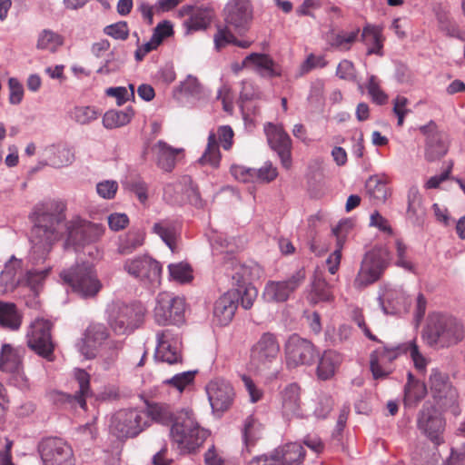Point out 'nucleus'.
Here are the masks:
<instances>
[{
  "instance_id": "16",
  "label": "nucleus",
  "mask_w": 465,
  "mask_h": 465,
  "mask_svg": "<svg viewBox=\"0 0 465 465\" xmlns=\"http://www.w3.org/2000/svg\"><path fill=\"white\" fill-rule=\"evenodd\" d=\"M252 14L250 0H230L223 9L225 25L240 36L249 31L253 17Z\"/></svg>"
},
{
  "instance_id": "52",
  "label": "nucleus",
  "mask_w": 465,
  "mask_h": 465,
  "mask_svg": "<svg viewBox=\"0 0 465 465\" xmlns=\"http://www.w3.org/2000/svg\"><path fill=\"white\" fill-rule=\"evenodd\" d=\"M359 33V28L350 33L340 32L331 38V45L342 51H348L351 49V45L357 40Z\"/></svg>"
},
{
  "instance_id": "22",
  "label": "nucleus",
  "mask_w": 465,
  "mask_h": 465,
  "mask_svg": "<svg viewBox=\"0 0 465 465\" xmlns=\"http://www.w3.org/2000/svg\"><path fill=\"white\" fill-rule=\"evenodd\" d=\"M419 131L425 136L424 157L428 162H434L443 157L448 152L444 134L439 131L436 123L430 120L427 124L420 125Z\"/></svg>"
},
{
  "instance_id": "11",
  "label": "nucleus",
  "mask_w": 465,
  "mask_h": 465,
  "mask_svg": "<svg viewBox=\"0 0 465 465\" xmlns=\"http://www.w3.org/2000/svg\"><path fill=\"white\" fill-rule=\"evenodd\" d=\"M185 301L179 296H173L170 292H160L156 297V305L153 314L155 322L159 325H177L183 322Z\"/></svg>"
},
{
  "instance_id": "21",
  "label": "nucleus",
  "mask_w": 465,
  "mask_h": 465,
  "mask_svg": "<svg viewBox=\"0 0 465 465\" xmlns=\"http://www.w3.org/2000/svg\"><path fill=\"white\" fill-rule=\"evenodd\" d=\"M304 280L305 272L301 269L286 280L269 282L264 288L263 295L268 302H283L302 285Z\"/></svg>"
},
{
  "instance_id": "28",
  "label": "nucleus",
  "mask_w": 465,
  "mask_h": 465,
  "mask_svg": "<svg viewBox=\"0 0 465 465\" xmlns=\"http://www.w3.org/2000/svg\"><path fill=\"white\" fill-rule=\"evenodd\" d=\"M239 300V292L229 290L215 301L213 318L219 325L225 326L232 322L238 307Z\"/></svg>"
},
{
  "instance_id": "61",
  "label": "nucleus",
  "mask_w": 465,
  "mask_h": 465,
  "mask_svg": "<svg viewBox=\"0 0 465 465\" xmlns=\"http://www.w3.org/2000/svg\"><path fill=\"white\" fill-rule=\"evenodd\" d=\"M196 371H183L175 374L171 379L166 380V383L173 386L179 391H183L184 388L193 383Z\"/></svg>"
},
{
  "instance_id": "19",
  "label": "nucleus",
  "mask_w": 465,
  "mask_h": 465,
  "mask_svg": "<svg viewBox=\"0 0 465 465\" xmlns=\"http://www.w3.org/2000/svg\"><path fill=\"white\" fill-rule=\"evenodd\" d=\"M67 231L66 243L78 248L97 242L104 232V226L84 220H75L67 227Z\"/></svg>"
},
{
  "instance_id": "43",
  "label": "nucleus",
  "mask_w": 465,
  "mask_h": 465,
  "mask_svg": "<svg viewBox=\"0 0 465 465\" xmlns=\"http://www.w3.org/2000/svg\"><path fill=\"white\" fill-rule=\"evenodd\" d=\"M134 115L131 107L125 110H110L103 117V125L106 129H114L127 124Z\"/></svg>"
},
{
  "instance_id": "29",
  "label": "nucleus",
  "mask_w": 465,
  "mask_h": 465,
  "mask_svg": "<svg viewBox=\"0 0 465 465\" xmlns=\"http://www.w3.org/2000/svg\"><path fill=\"white\" fill-rule=\"evenodd\" d=\"M351 228L352 223L350 220L341 221L332 228V233L336 237V248L326 260L328 271L331 274H335L339 270L341 260V250Z\"/></svg>"
},
{
  "instance_id": "12",
  "label": "nucleus",
  "mask_w": 465,
  "mask_h": 465,
  "mask_svg": "<svg viewBox=\"0 0 465 465\" xmlns=\"http://www.w3.org/2000/svg\"><path fill=\"white\" fill-rule=\"evenodd\" d=\"M286 363L289 367L312 365L319 358V351L308 339L293 333L289 336L284 344Z\"/></svg>"
},
{
  "instance_id": "1",
  "label": "nucleus",
  "mask_w": 465,
  "mask_h": 465,
  "mask_svg": "<svg viewBox=\"0 0 465 465\" xmlns=\"http://www.w3.org/2000/svg\"><path fill=\"white\" fill-rule=\"evenodd\" d=\"M65 205L63 202L48 200L36 204L32 213L34 226L30 241L35 252L47 253L65 227Z\"/></svg>"
},
{
  "instance_id": "48",
  "label": "nucleus",
  "mask_w": 465,
  "mask_h": 465,
  "mask_svg": "<svg viewBox=\"0 0 465 465\" xmlns=\"http://www.w3.org/2000/svg\"><path fill=\"white\" fill-rule=\"evenodd\" d=\"M249 63L253 64L258 69L266 72L269 76H275L276 73L273 70L272 59L265 54L252 53L247 55L242 61V66H246Z\"/></svg>"
},
{
  "instance_id": "34",
  "label": "nucleus",
  "mask_w": 465,
  "mask_h": 465,
  "mask_svg": "<svg viewBox=\"0 0 465 465\" xmlns=\"http://www.w3.org/2000/svg\"><path fill=\"white\" fill-rule=\"evenodd\" d=\"M45 162L44 165L62 168L70 165L74 161V152L64 145H50L45 149Z\"/></svg>"
},
{
  "instance_id": "13",
  "label": "nucleus",
  "mask_w": 465,
  "mask_h": 465,
  "mask_svg": "<svg viewBox=\"0 0 465 465\" xmlns=\"http://www.w3.org/2000/svg\"><path fill=\"white\" fill-rule=\"evenodd\" d=\"M306 451L297 441L278 446L269 454L253 458L251 465H302Z\"/></svg>"
},
{
  "instance_id": "17",
  "label": "nucleus",
  "mask_w": 465,
  "mask_h": 465,
  "mask_svg": "<svg viewBox=\"0 0 465 465\" xmlns=\"http://www.w3.org/2000/svg\"><path fill=\"white\" fill-rule=\"evenodd\" d=\"M44 465H75L72 447L63 439L50 437L39 444Z\"/></svg>"
},
{
  "instance_id": "33",
  "label": "nucleus",
  "mask_w": 465,
  "mask_h": 465,
  "mask_svg": "<svg viewBox=\"0 0 465 465\" xmlns=\"http://www.w3.org/2000/svg\"><path fill=\"white\" fill-rule=\"evenodd\" d=\"M380 304L385 314H397L401 311L407 312L410 302L401 290H389L383 298H379Z\"/></svg>"
},
{
  "instance_id": "60",
  "label": "nucleus",
  "mask_w": 465,
  "mask_h": 465,
  "mask_svg": "<svg viewBox=\"0 0 465 465\" xmlns=\"http://www.w3.org/2000/svg\"><path fill=\"white\" fill-rule=\"evenodd\" d=\"M98 116L97 111L91 106L75 107L73 112L74 119L80 124H88Z\"/></svg>"
},
{
  "instance_id": "26",
  "label": "nucleus",
  "mask_w": 465,
  "mask_h": 465,
  "mask_svg": "<svg viewBox=\"0 0 465 465\" xmlns=\"http://www.w3.org/2000/svg\"><path fill=\"white\" fill-rule=\"evenodd\" d=\"M180 16H187L183 25L187 33L205 30L213 21L214 12L208 6L183 5L179 10Z\"/></svg>"
},
{
  "instance_id": "53",
  "label": "nucleus",
  "mask_w": 465,
  "mask_h": 465,
  "mask_svg": "<svg viewBox=\"0 0 465 465\" xmlns=\"http://www.w3.org/2000/svg\"><path fill=\"white\" fill-rule=\"evenodd\" d=\"M312 299L315 302H331L333 300L331 286L324 279L318 278L314 281L312 284Z\"/></svg>"
},
{
  "instance_id": "7",
  "label": "nucleus",
  "mask_w": 465,
  "mask_h": 465,
  "mask_svg": "<svg viewBox=\"0 0 465 465\" xmlns=\"http://www.w3.org/2000/svg\"><path fill=\"white\" fill-rule=\"evenodd\" d=\"M148 426V415L138 409H125L115 412L110 422V431L118 439L136 437Z\"/></svg>"
},
{
  "instance_id": "55",
  "label": "nucleus",
  "mask_w": 465,
  "mask_h": 465,
  "mask_svg": "<svg viewBox=\"0 0 465 465\" xmlns=\"http://www.w3.org/2000/svg\"><path fill=\"white\" fill-rule=\"evenodd\" d=\"M232 28L227 26L218 25L217 32L213 36L215 48L219 51L225 47L227 45L233 43L235 35L232 32Z\"/></svg>"
},
{
  "instance_id": "20",
  "label": "nucleus",
  "mask_w": 465,
  "mask_h": 465,
  "mask_svg": "<svg viewBox=\"0 0 465 465\" xmlns=\"http://www.w3.org/2000/svg\"><path fill=\"white\" fill-rule=\"evenodd\" d=\"M223 269L228 279H231L233 287H242L252 284V282L261 277L262 268L254 262L242 263L235 258L226 261Z\"/></svg>"
},
{
  "instance_id": "32",
  "label": "nucleus",
  "mask_w": 465,
  "mask_h": 465,
  "mask_svg": "<svg viewBox=\"0 0 465 465\" xmlns=\"http://www.w3.org/2000/svg\"><path fill=\"white\" fill-rule=\"evenodd\" d=\"M152 151L156 157V165L163 172L171 173L175 167L177 155L183 150L173 148L164 141L159 140L153 144Z\"/></svg>"
},
{
  "instance_id": "64",
  "label": "nucleus",
  "mask_w": 465,
  "mask_h": 465,
  "mask_svg": "<svg viewBox=\"0 0 465 465\" xmlns=\"http://www.w3.org/2000/svg\"><path fill=\"white\" fill-rule=\"evenodd\" d=\"M368 93L372 101L377 104H384L387 102V94L380 88L375 75H371L367 84Z\"/></svg>"
},
{
  "instance_id": "63",
  "label": "nucleus",
  "mask_w": 465,
  "mask_h": 465,
  "mask_svg": "<svg viewBox=\"0 0 465 465\" xmlns=\"http://www.w3.org/2000/svg\"><path fill=\"white\" fill-rule=\"evenodd\" d=\"M84 335L87 340L89 339L92 342L100 345L102 341L106 340L108 337V332L104 325L98 323L90 325L84 331Z\"/></svg>"
},
{
  "instance_id": "10",
  "label": "nucleus",
  "mask_w": 465,
  "mask_h": 465,
  "mask_svg": "<svg viewBox=\"0 0 465 465\" xmlns=\"http://www.w3.org/2000/svg\"><path fill=\"white\" fill-rule=\"evenodd\" d=\"M280 352L277 336L270 331L263 332L252 346L250 365L256 371H263L270 368Z\"/></svg>"
},
{
  "instance_id": "51",
  "label": "nucleus",
  "mask_w": 465,
  "mask_h": 465,
  "mask_svg": "<svg viewBox=\"0 0 465 465\" xmlns=\"http://www.w3.org/2000/svg\"><path fill=\"white\" fill-rule=\"evenodd\" d=\"M439 27L446 35L465 41V32L460 30L458 24L448 15L439 16Z\"/></svg>"
},
{
  "instance_id": "4",
  "label": "nucleus",
  "mask_w": 465,
  "mask_h": 465,
  "mask_svg": "<svg viewBox=\"0 0 465 465\" xmlns=\"http://www.w3.org/2000/svg\"><path fill=\"white\" fill-rule=\"evenodd\" d=\"M418 430L433 443L431 454H425L423 463L430 465L437 462V447L444 442L446 421L440 411L430 401L423 403L416 418Z\"/></svg>"
},
{
  "instance_id": "59",
  "label": "nucleus",
  "mask_w": 465,
  "mask_h": 465,
  "mask_svg": "<svg viewBox=\"0 0 465 465\" xmlns=\"http://www.w3.org/2000/svg\"><path fill=\"white\" fill-rule=\"evenodd\" d=\"M277 174L276 168L272 163H266L259 169L253 168V183H270L277 177Z\"/></svg>"
},
{
  "instance_id": "46",
  "label": "nucleus",
  "mask_w": 465,
  "mask_h": 465,
  "mask_svg": "<svg viewBox=\"0 0 465 465\" xmlns=\"http://www.w3.org/2000/svg\"><path fill=\"white\" fill-rule=\"evenodd\" d=\"M200 163H209L211 166L216 168L220 163V151L218 141L215 134L210 133L208 136V143L204 153L199 159Z\"/></svg>"
},
{
  "instance_id": "30",
  "label": "nucleus",
  "mask_w": 465,
  "mask_h": 465,
  "mask_svg": "<svg viewBox=\"0 0 465 465\" xmlns=\"http://www.w3.org/2000/svg\"><path fill=\"white\" fill-rule=\"evenodd\" d=\"M300 394L301 389L296 383L287 385L282 391V409L285 417H305L301 407Z\"/></svg>"
},
{
  "instance_id": "40",
  "label": "nucleus",
  "mask_w": 465,
  "mask_h": 465,
  "mask_svg": "<svg viewBox=\"0 0 465 465\" xmlns=\"http://www.w3.org/2000/svg\"><path fill=\"white\" fill-rule=\"evenodd\" d=\"M190 183V176H183L175 183H167L163 188V200L172 205L183 204L185 202L184 187Z\"/></svg>"
},
{
  "instance_id": "42",
  "label": "nucleus",
  "mask_w": 465,
  "mask_h": 465,
  "mask_svg": "<svg viewBox=\"0 0 465 465\" xmlns=\"http://www.w3.org/2000/svg\"><path fill=\"white\" fill-rule=\"evenodd\" d=\"M366 192L374 204L383 203L389 196L387 183L379 176H371L366 181Z\"/></svg>"
},
{
  "instance_id": "5",
  "label": "nucleus",
  "mask_w": 465,
  "mask_h": 465,
  "mask_svg": "<svg viewBox=\"0 0 465 465\" xmlns=\"http://www.w3.org/2000/svg\"><path fill=\"white\" fill-rule=\"evenodd\" d=\"M64 283L83 298L94 297L102 288L94 266L89 262L77 263L60 273Z\"/></svg>"
},
{
  "instance_id": "23",
  "label": "nucleus",
  "mask_w": 465,
  "mask_h": 465,
  "mask_svg": "<svg viewBox=\"0 0 465 465\" xmlns=\"http://www.w3.org/2000/svg\"><path fill=\"white\" fill-rule=\"evenodd\" d=\"M206 392L212 409L215 412L228 411L233 403L235 392L231 383L223 379L211 381L206 386Z\"/></svg>"
},
{
  "instance_id": "31",
  "label": "nucleus",
  "mask_w": 465,
  "mask_h": 465,
  "mask_svg": "<svg viewBox=\"0 0 465 465\" xmlns=\"http://www.w3.org/2000/svg\"><path fill=\"white\" fill-rule=\"evenodd\" d=\"M23 262L15 256L5 262L4 270L0 273V292L5 293L14 291L22 285V278L17 273L22 270Z\"/></svg>"
},
{
  "instance_id": "8",
  "label": "nucleus",
  "mask_w": 465,
  "mask_h": 465,
  "mask_svg": "<svg viewBox=\"0 0 465 465\" xmlns=\"http://www.w3.org/2000/svg\"><path fill=\"white\" fill-rule=\"evenodd\" d=\"M52 326L48 320L36 319L30 324L26 334L27 346L48 361L54 360L55 345L51 335Z\"/></svg>"
},
{
  "instance_id": "25",
  "label": "nucleus",
  "mask_w": 465,
  "mask_h": 465,
  "mask_svg": "<svg viewBox=\"0 0 465 465\" xmlns=\"http://www.w3.org/2000/svg\"><path fill=\"white\" fill-rule=\"evenodd\" d=\"M265 133L271 148L278 153L282 166L289 169L292 164V141L289 134L281 126L272 124L265 126Z\"/></svg>"
},
{
  "instance_id": "15",
  "label": "nucleus",
  "mask_w": 465,
  "mask_h": 465,
  "mask_svg": "<svg viewBox=\"0 0 465 465\" xmlns=\"http://www.w3.org/2000/svg\"><path fill=\"white\" fill-rule=\"evenodd\" d=\"M429 386L433 399L443 409H451L458 413V392L451 385L447 373L432 369L429 377Z\"/></svg>"
},
{
  "instance_id": "57",
  "label": "nucleus",
  "mask_w": 465,
  "mask_h": 465,
  "mask_svg": "<svg viewBox=\"0 0 465 465\" xmlns=\"http://www.w3.org/2000/svg\"><path fill=\"white\" fill-rule=\"evenodd\" d=\"M170 276L180 282H187L192 280V270L188 264L176 263L168 266Z\"/></svg>"
},
{
  "instance_id": "56",
  "label": "nucleus",
  "mask_w": 465,
  "mask_h": 465,
  "mask_svg": "<svg viewBox=\"0 0 465 465\" xmlns=\"http://www.w3.org/2000/svg\"><path fill=\"white\" fill-rule=\"evenodd\" d=\"M230 291L238 292L242 306L248 310L250 309L257 296V289L252 284H248L242 287L232 288Z\"/></svg>"
},
{
  "instance_id": "27",
  "label": "nucleus",
  "mask_w": 465,
  "mask_h": 465,
  "mask_svg": "<svg viewBox=\"0 0 465 465\" xmlns=\"http://www.w3.org/2000/svg\"><path fill=\"white\" fill-rule=\"evenodd\" d=\"M74 377L78 383V391L74 394L55 392L54 400L61 403H68L72 407L79 406L82 409L86 407V398L91 395L90 375L84 370L77 369Z\"/></svg>"
},
{
  "instance_id": "50",
  "label": "nucleus",
  "mask_w": 465,
  "mask_h": 465,
  "mask_svg": "<svg viewBox=\"0 0 465 465\" xmlns=\"http://www.w3.org/2000/svg\"><path fill=\"white\" fill-rule=\"evenodd\" d=\"M177 89L181 94L193 98H201L203 93V85L195 76L191 74L187 75L186 79L181 82Z\"/></svg>"
},
{
  "instance_id": "49",
  "label": "nucleus",
  "mask_w": 465,
  "mask_h": 465,
  "mask_svg": "<svg viewBox=\"0 0 465 465\" xmlns=\"http://www.w3.org/2000/svg\"><path fill=\"white\" fill-rule=\"evenodd\" d=\"M48 270H29L22 277V285L28 286L35 295H37Z\"/></svg>"
},
{
  "instance_id": "14",
  "label": "nucleus",
  "mask_w": 465,
  "mask_h": 465,
  "mask_svg": "<svg viewBox=\"0 0 465 465\" xmlns=\"http://www.w3.org/2000/svg\"><path fill=\"white\" fill-rule=\"evenodd\" d=\"M124 271L143 284L156 287L160 284L162 265L148 255L127 259L124 264Z\"/></svg>"
},
{
  "instance_id": "35",
  "label": "nucleus",
  "mask_w": 465,
  "mask_h": 465,
  "mask_svg": "<svg viewBox=\"0 0 465 465\" xmlns=\"http://www.w3.org/2000/svg\"><path fill=\"white\" fill-rule=\"evenodd\" d=\"M342 361L341 355L333 350H326L319 358L317 376L322 381L331 379Z\"/></svg>"
},
{
  "instance_id": "45",
  "label": "nucleus",
  "mask_w": 465,
  "mask_h": 465,
  "mask_svg": "<svg viewBox=\"0 0 465 465\" xmlns=\"http://www.w3.org/2000/svg\"><path fill=\"white\" fill-rule=\"evenodd\" d=\"M145 413L148 415V419L163 425L173 424L175 416V414L172 412L170 406L160 403L148 405ZM149 420H148V421Z\"/></svg>"
},
{
  "instance_id": "18",
  "label": "nucleus",
  "mask_w": 465,
  "mask_h": 465,
  "mask_svg": "<svg viewBox=\"0 0 465 465\" xmlns=\"http://www.w3.org/2000/svg\"><path fill=\"white\" fill-rule=\"evenodd\" d=\"M25 349L3 344L0 352V371L11 374V383L18 388L27 386V378L23 370Z\"/></svg>"
},
{
  "instance_id": "36",
  "label": "nucleus",
  "mask_w": 465,
  "mask_h": 465,
  "mask_svg": "<svg viewBox=\"0 0 465 465\" xmlns=\"http://www.w3.org/2000/svg\"><path fill=\"white\" fill-rule=\"evenodd\" d=\"M407 219L415 226H422L425 222L426 209L422 198L416 189L408 193Z\"/></svg>"
},
{
  "instance_id": "39",
  "label": "nucleus",
  "mask_w": 465,
  "mask_h": 465,
  "mask_svg": "<svg viewBox=\"0 0 465 465\" xmlns=\"http://www.w3.org/2000/svg\"><path fill=\"white\" fill-rule=\"evenodd\" d=\"M361 41L367 46V54L383 55L382 35L381 31L374 25H367L361 33Z\"/></svg>"
},
{
  "instance_id": "44",
  "label": "nucleus",
  "mask_w": 465,
  "mask_h": 465,
  "mask_svg": "<svg viewBox=\"0 0 465 465\" xmlns=\"http://www.w3.org/2000/svg\"><path fill=\"white\" fill-rule=\"evenodd\" d=\"M144 241V233L141 230H131L124 237L120 239L118 252L123 255L130 254L138 247L142 246Z\"/></svg>"
},
{
  "instance_id": "37",
  "label": "nucleus",
  "mask_w": 465,
  "mask_h": 465,
  "mask_svg": "<svg viewBox=\"0 0 465 465\" xmlns=\"http://www.w3.org/2000/svg\"><path fill=\"white\" fill-rule=\"evenodd\" d=\"M180 229L177 221L172 219H163L155 223L153 226V232L157 234L163 242L173 251L175 248V240Z\"/></svg>"
},
{
  "instance_id": "47",
  "label": "nucleus",
  "mask_w": 465,
  "mask_h": 465,
  "mask_svg": "<svg viewBox=\"0 0 465 465\" xmlns=\"http://www.w3.org/2000/svg\"><path fill=\"white\" fill-rule=\"evenodd\" d=\"M122 348L123 344L119 341H109L106 342L104 351L101 356V366L104 371H109L114 367L119 351Z\"/></svg>"
},
{
  "instance_id": "41",
  "label": "nucleus",
  "mask_w": 465,
  "mask_h": 465,
  "mask_svg": "<svg viewBox=\"0 0 465 465\" xmlns=\"http://www.w3.org/2000/svg\"><path fill=\"white\" fill-rule=\"evenodd\" d=\"M22 317L13 302L0 301V326L16 331L20 328Z\"/></svg>"
},
{
  "instance_id": "62",
  "label": "nucleus",
  "mask_w": 465,
  "mask_h": 465,
  "mask_svg": "<svg viewBox=\"0 0 465 465\" xmlns=\"http://www.w3.org/2000/svg\"><path fill=\"white\" fill-rule=\"evenodd\" d=\"M104 32L105 35L117 40H126L129 36V28L125 21L109 25L104 27Z\"/></svg>"
},
{
  "instance_id": "54",
  "label": "nucleus",
  "mask_w": 465,
  "mask_h": 465,
  "mask_svg": "<svg viewBox=\"0 0 465 465\" xmlns=\"http://www.w3.org/2000/svg\"><path fill=\"white\" fill-rule=\"evenodd\" d=\"M401 351H407L410 353L411 358L414 362V366L419 371H424L427 365L426 359L420 354L419 348L414 341L402 343V346L399 347Z\"/></svg>"
},
{
  "instance_id": "38",
  "label": "nucleus",
  "mask_w": 465,
  "mask_h": 465,
  "mask_svg": "<svg viewBox=\"0 0 465 465\" xmlns=\"http://www.w3.org/2000/svg\"><path fill=\"white\" fill-rule=\"evenodd\" d=\"M427 394V386L408 372V382L404 386V403L406 406H415Z\"/></svg>"
},
{
  "instance_id": "3",
  "label": "nucleus",
  "mask_w": 465,
  "mask_h": 465,
  "mask_svg": "<svg viewBox=\"0 0 465 465\" xmlns=\"http://www.w3.org/2000/svg\"><path fill=\"white\" fill-rule=\"evenodd\" d=\"M465 335L463 324L456 318L432 314L423 330V338L430 346L449 348L460 342Z\"/></svg>"
},
{
  "instance_id": "9",
  "label": "nucleus",
  "mask_w": 465,
  "mask_h": 465,
  "mask_svg": "<svg viewBox=\"0 0 465 465\" xmlns=\"http://www.w3.org/2000/svg\"><path fill=\"white\" fill-rule=\"evenodd\" d=\"M143 314V307L139 303H117L111 311L109 323L116 334H127L139 327Z\"/></svg>"
},
{
  "instance_id": "24",
  "label": "nucleus",
  "mask_w": 465,
  "mask_h": 465,
  "mask_svg": "<svg viewBox=\"0 0 465 465\" xmlns=\"http://www.w3.org/2000/svg\"><path fill=\"white\" fill-rule=\"evenodd\" d=\"M157 346L154 358L169 364L182 361L180 340L173 330L166 329L157 333Z\"/></svg>"
},
{
  "instance_id": "58",
  "label": "nucleus",
  "mask_w": 465,
  "mask_h": 465,
  "mask_svg": "<svg viewBox=\"0 0 465 465\" xmlns=\"http://www.w3.org/2000/svg\"><path fill=\"white\" fill-rule=\"evenodd\" d=\"M258 424L252 416H249L243 424L242 438L245 445L248 447L253 445L258 438Z\"/></svg>"
},
{
  "instance_id": "2",
  "label": "nucleus",
  "mask_w": 465,
  "mask_h": 465,
  "mask_svg": "<svg viewBox=\"0 0 465 465\" xmlns=\"http://www.w3.org/2000/svg\"><path fill=\"white\" fill-rule=\"evenodd\" d=\"M170 436L181 453H191L203 445L209 431L199 425L193 411L185 409L175 414Z\"/></svg>"
},
{
  "instance_id": "6",
  "label": "nucleus",
  "mask_w": 465,
  "mask_h": 465,
  "mask_svg": "<svg viewBox=\"0 0 465 465\" xmlns=\"http://www.w3.org/2000/svg\"><path fill=\"white\" fill-rule=\"evenodd\" d=\"M390 261L391 254L387 248L373 247L364 255L360 271L354 280V285L357 288H363L378 281Z\"/></svg>"
}]
</instances>
